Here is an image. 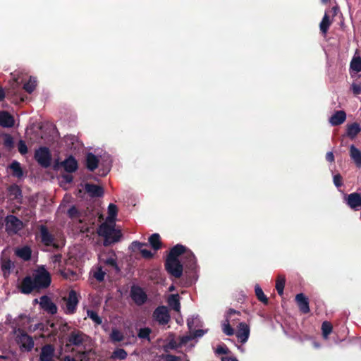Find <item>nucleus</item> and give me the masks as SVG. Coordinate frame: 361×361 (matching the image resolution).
<instances>
[{
	"instance_id": "nucleus-1",
	"label": "nucleus",
	"mask_w": 361,
	"mask_h": 361,
	"mask_svg": "<svg viewBox=\"0 0 361 361\" xmlns=\"http://www.w3.org/2000/svg\"><path fill=\"white\" fill-rule=\"evenodd\" d=\"M187 278V286H191L195 280V275L197 269V260L194 253L187 247L177 244L171 248L164 267L166 271L171 276L179 279L183 274Z\"/></svg>"
},
{
	"instance_id": "nucleus-2",
	"label": "nucleus",
	"mask_w": 361,
	"mask_h": 361,
	"mask_svg": "<svg viewBox=\"0 0 361 361\" xmlns=\"http://www.w3.org/2000/svg\"><path fill=\"white\" fill-rule=\"evenodd\" d=\"M97 233L99 236L104 237L103 245L105 247L118 242L122 237L121 231L116 230L114 226L109 225L107 223L102 224L98 228Z\"/></svg>"
},
{
	"instance_id": "nucleus-3",
	"label": "nucleus",
	"mask_w": 361,
	"mask_h": 361,
	"mask_svg": "<svg viewBox=\"0 0 361 361\" xmlns=\"http://www.w3.org/2000/svg\"><path fill=\"white\" fill-rule=\"evenodd\" d=\"M36 290L45 289L50 286L51 279L50 274L44 269H38L33 276Z\"/></svg>"
},
{
	"instance_id": "nucleus-4",
	"label": "nucleus",
	"mask_w": 361,
	"mask_h": 361,
	"mask_svg": "<svg viewBox=\"0 0 361 361\" xmlns=\"http://www.w3.org/2000/svg\"><path fill=\"white\" fill-rule=\"evenodd\" d=\"M35 161L43 168H49L51 164V154L47 147H39L35 152Z\"/></svg>"
},
{
	"instance_id": "nucleus-5",
	"label": "nucleus",
	"mask_w": 361,
	"mask_h": 361,
	"mask_svg": "<svg viewBox=\"0 0 361 361\" xmlns=\"http://www.w3.org/2000/svg\"><path fill=\"white\" fill-rule=\"evenodd\" d=\"M5 222L6 231L10 235L18 233L23 227V221L14 215H8Z\"/></svg>"
},
{
	"instance_id": "nucleus-6",
	"label": "nucleus",
	"mask_w": 361,
	"mask_h": 361,
	"mask_svg": "<svg viewBox=\"0 0 361 361\" xmlns=\"http://www.w3.org/2000/svg\"><path fill=\"white\" fill-rule=\"evenodd\" d=\"M38 232L36 234V238L39 239L40 242L45 246L54 245V236L49 232L48 228L45 225H39L37 227Z\"/></svg>"
},
{
	"instance_id": "nucleus-7",
	"label": "nucleus",
	"mask_w": 361,
	"mask_h": 361,
	"mask_svg": "<svg viewBox=\"0 0 361 361\" xmlns=\"http://www.w3.org/2000/svg\"><path fill=\"white\" fill-rule=\"evenodd\" d=\"M152 317L159 325H166L171 319L169 310L164 305L159 306L154 310Z\"/></svg>"
},
{
	"instance_id": "nucleus-8",
	"label": "nucleus",
	"mask_w": 361,
	"mask_h": 361,
	"mask_svg": "<svg viewBox=\"0 0 361 361\" xmlns=\"http://www.w3.org/2000/svg\"><path fill=\"white\" fill-rule=\"evenodd\" d=\"M63 300L66 302V314H74L76 312L77 307L79 302L76 291L74 290H71L68 293V297L63 298Z\"/></svg>"
},
{
	"instance_id": "nucleus-9",
	"label": "nucleus",
	"mask_w": 361,
	"mask_h": 361,
	"mask_svg": "<svg viewBox=\"0 0 361 361\" xmlns=\"http://www.w3.org/2000/svg\"><path fill=\"white\" fill-rule=\"evenodd\" d=\"M130 297L135 303L139 306L145 304L147 300V295L143 289L137 286H133L130 289Z\"/></svg>"
},
{
	"instance_id": "nucleus-10",
	"label": "nucleus",
	"mask_w": 361,
	"mask_h": 361,
	"mask_svg": "<svg viewBox=\"0 0 361 361\" xmlns=\"http://www.w3.org/2000/svg\"><path fill=\"white\" fill-rule=\"evenodd\" d=\"M59 165L62 166L64 170L69 173L76 171L78 169V161L72 155H70L68 158L61 162H57L54 166V168L56 169Z\"/></svg>"
},
{
	"instance_id": "nucleus-11",
	"label": "nucleus",
	"mask_w": 361,
	"mask_h": 361,
	"mask_svg": "<svg viewBox=\"0 0 361 361\" xmlns=\"http://www.w3.org/2000/svg\"><path fill=\"white\" fill-rule=\"evenodd\" d=\"M250 332V329L249 325L245 322H240L238 326L235 336L241 343H245L249 338Z\"/></svg>"
},
{
	"instance_id": "nucleus-12",
	"label": "nucleus",
	"mask_w": 361,
	"mask_h": 361,
	"mask_svg": "<svg viewBox=\"0 0 361 361\" xmlns=\"http://www.w3.org/2000/svg\"><path fill=\"white\" fill-rule=\"evenodd\" d=\"M20 291L23 294H30L33 290H36L34 280L31 276H25L18 286Z\"/></svg>"
},
{
	"instance_id": "nucleus-13",
	"label": "nucleus",
	"mask_w": 361,
	"mask_h": 361,
	"mask_svg": "<svg viewBox=\"0 0 361 361\" xmlns=\"http://www.w3.org/2000/svg\"><path fill=\"white\" fill-rule=\"evenodd\" d=\"M39 305L42 309L49 314H55L57 312L56 305L47 295H43L40 298Z\"/></svg>"
},
{
	"instance_id": "nucleus-14",
	"label": "nucleus",
	"mask_w": 361,
	"mask_h": 361,
	"mask_svg": "<svg viewBox=\"0 0 361 361\" xmlns=\"http://www.w3.org/2000/svg\"><path fill=\"white\" fill-rule=\"evenodd\" d=\"M345 201L350 209L357 211L361 207V195L357 192L350 193L345 197Z\"/></svg>"
},
{
	"instance_id": "nucleus-15",
	"label": "nucleus",
	"mask_w": 361,
	"mask_h": 361,
	"mask_svg": "<svg viewBox=\"0 0 361 361\" xmlns=\"http://www.w3.org/2000/svg\"><path fill=\"white\" fill-rule=\"evenodd\" d=\"M85 337L87 336L82 331L74 330L70 334L68 341L72 345L79 346L85 342Z\"/></svg>"
},
{
	"instance_id": "nucleus-16",
	"label": "nucleus",
	"mask_w": 361,
	"mask_h": 361,
	"mask_svg": "<svg viewBox=\"0 0 361 361\" xmlns=\"http://www.w3.org/2000/svg\"><path fill=\"white\" fill-rule=\"evenodd\" d=\"M99 260L101 262L104 263L105 265L110 266L113 267L116 272H119L121 269L118 266L116 262V253L111 250L107 253V255L104 257H99Z\"/></svg>"
},
{
	"instance_id": "nucleus-17",
	"label": "nucleus",
	"mask_w": 361,
	"mask_h": 361,
	"mask_svg": "<svg viewBox=\"0 0 361 361\" xmlns=\"http://www.w3.org/2000/svg\"><path fill=\"white\" fill-rule=\"evenodd\" d=\"M295 301L300 311L302 314H308L310 311L308 298L303 293H298L295 296Z\"/></svg>"
},
{
	"instance_id": "nucleus-18",
	"label": "nucleus",
	"mask_w": 361,
	"mask_h": 361,
	"mask_svg": "<svg viewBox=\"0 0 361 361\" xmlns=\"http://www.w3.org/2000/svg\"><path fill=\"white\" fill-rule=\"evenodd\" d=\"M54 348L51 344L44 345L39 355L40 361H52L54 355Z\"/></svg>"
},
{
	"instance_id": "nucleus-19",
	"label": "nucleus",
	"mask_w": 361,
	"mask_h": 361,
	"mask_svg": "<svg viewBox=\"0 0 361 361\" xmlns=\"http://www.w3.org/2000/svg\"><path fill=\"white\" fill-rule=\"evenodd\" d=\"M18 342L27 351H30L34 347L32 338L24 331L18 336Z\"/></svg>"
},
{
	"instance_id": "nucleus-20",
	"label": "nucleus",
	"mask_w": 361,
	"mask_h": 361,
	"mask_svg": "<svg viewBox=\"0 0 361 361\" xmlns=\"http://www.w3.org/2000/svg\"><path fill=\"white\" fill-rule=\"evenodd\" d=\"M8 192L11 200H16L19 203L22 202L23 193L19 185L16 183L11 185L8 188Z\"/></svg>"
},
{
	"instance_id": "nucleus-21",
	"label": "nucleus",
	"mask_w": 361,
	"mask_h": 361,
	"mask_svg": "<svg viewBox=\"0 0 361 361\" xmlns=\"http://www.w3.org/2000/svg\"><path fill=\"white\" fill-rule=\"evenodd\" d=\"M85 190L92 197H100L104 195L103 188L92 183H86Z\"/></svg>"
},
{
	"instance_id": "nucleus-22",
	"label": "nucleus",
	"mask_w": 361,
	"mask_h": 361,
	"mask_svg": "<svg viewBox=\"0 0 361 361\" xmlns=\"http://www.w3.org/2000/svg\"><path fill=\"white\" fill-rule=\"evenodd\" d=\"M346 119V114L344 111H336L329 118V122L333 126H337L343 123Z\"/></svg>"
},
{
	"instance_id": "nucleus-23",
	"label": "nucleus",
	"mask_w": 361,
	"mask_h": 361,
	"mask_svg": "<svg viewBox=\"0 0 361 361\" xmlns=\"http://www.w3.org/2000/svg\"><path fill=\"white\" fill-rule=\"evenodd\" d=\"M13 117L7 111L0 112V126L4 128H11L14 125Z\"/></svg>"
},
{
	"instance_id": "nucleus-24",
	"label": "nucleus",
	"mask_w": 361,
	"mask_h": 361,
	"mask_svg": "<svg viewBox=\"0 0 361 361\" xmlns=\"http://www.w3.org/2000/svg\"><path fill=\"white\" fill-rule=\"evenodd\" d=\"M99 159L94 154L89 152L86 155V164L87 169L90 171H94L99 165Z\"/></svg>"
},
{
	"instance_id": "nucleus-25",
	"label": "nucleus",
	"mask_w": 361,
	"mask_h": 361,
	"mask_svg": "<svg viewBox=\"0 0 361 361\" xmlns=\"http://www.w3.org/2000/svg\"><path fill=\"white\" fill-rule=\"evenodd\" d=\"M350 157L356 166L361 168V151L353 145L350 147Z\"/></svg>"
},
{
	"instance_id": "nucleus-26",
	"label": "nucleus",
	"mask_w": 361,
	"mask_h": 361,
	"mask_svg": "<svg viewBox=\"0 0 361 361\" xmlns=\"http://www.w3.org/2000/svg\"><path fill=\"white\" fill-rule=\"evenodd\" d=\"M331 24L332 20H330L328 13H325L319 23V30L324 37H326Z\"/></svg>"
},
{
	"instance_id": "nucleus-27",
	"label": "nucleus",
	"mask_w": 361,
	"mask_h": 361,
	"mask_svg": "<svg viewBox=\"0 0 361 361\" xmlns=\"http://www.w3.org/2000/svg\"><path fill=\"white\" fill-rule=\"evenodd\" d=\"M361 131L360 124L355 122L347 126L346 134L351 140L354 139Z\"/></svg>"
},
{
	"instance_id": "nucleus-28",
	"label": "nucleus",
	"mask_w": 361,
	"mask_h": 361,
	"mask_svg": "<svg viewBox=\"0 0 361 361\" xmlns=\"http://www.w3.org/2000/svg\"><path fill=\"white\" fill-rule=\"evenodd\" d=\"M16 255L23 259L25 261H28L30 259L32 256V250L28 246H24L21 248H19L16 252Z\"/></svg>"
},
{
	"instance_id": "nucleus-29",
	"label": "nucleus",
	"mask_w": 361,
	"mask_h": 361,
	"mask_svg": "<svg viewBox=\"0 0 361 361\" xmlns=\"http://www.w3.org/2000/svg\"><path fill=\"white\" fill-rule=\"evenodd\" d=\"M169 305L175 311L178 312L180 309V296L178 294H171L168 298Z\"/></svg>"
},
{
	"instance_id": "nucleus-30",
	"label": "nucleus",
	"mask_w": 361,
	"mask_h": 361,
	"mask_svg": "<svg viewBox=\"0 0 361 361\" xmlns=\"http://www.w3.org/2000/svg\"><path fill=\"white\" fill-rule=\"evenodd\" d=\"M10 169L12 171V176L18 178H21L23 176V171L20 164L17 161H13L9 165Z\"/></svg>"
},
{
	"instance_id": "nucleus-31",
	"label": "nucleus",
	"mask_w": 361,
	"mask_h": 361,
	"mask_svg": "<svg viewBox=\"0 0 361 361\" xmlns=\"http://www.w3.org/2000/svg\"><path fill=\"white\" fill-rule=\"evenodd\" d=\"M149 243L155 251L159 250L161 247V238L158 233L151 235L149 238Z\"/></svg>"
},
{
	"instance_id": "nucleus-32",
	"label": "nucleus",
	"mask_w": 361,
	"mask_h": 361,
	"mask_svg": "<svg viewBox=\"0 0 361 361\" xmlns=\"http://www.w3.org/2000/svg\"><path fill=\"white\" fill-rule=\"evenodd\" d=\"M286 283V278L283 275H279L277 276L276 281V289L277 290V293L279 295H282L283 294V289L285 286Z\"/></svg>"
},
{
	"instance_id": "nucleus-33",
	"label": "nucleus",
	"mask_w": 361,
	"mask_h": 361,
	"mask_svg": "<svg viewBox=\"0 0 361 361\" xmlns=\"http://www.w3.org/2000/svg\"><path fill=\"white\" fill-rule=\"evenodd\" d=\"M350 69L355 73L361 71V57L354 56L350 63Z\"/></svg>"
},
{
	"instance_id": "nucleus-34",
	"label": "nucleus",
	"mask_w": 361,
	"mask_h": 361,
	"mask_svg": "<svg viewBox=\"0 0 361 361\" xmlns=\"http://www.w3.org/2000/svg\"><path fill=\"white\" fill-rule=\"evenodd\" d=\"M118 214V207L114 204H109L108 207V219L109 221H114Z\"/></svg>"
},
{
	"instance_id": "nucleus-35",
	"label": "nucleus",
	"mask_w": 361,
	"mask_h": 361,
	"mask_svg": "<svg viewBox=\"0 0 361 361\" xmlns=\"http://www.w3.org/2000/svg\"><path fill=\"white\" fill-rule=\"evenodd\" d=\"M255 295H256L257 299L260 302H263L264 304L267 305L269 302V300L267 298V296L264 295L262 289L259 287V285L255 286Z\"/></svg>"
},
{
	"instance_id": "nucleus-36",
	"label": "nucleus",
	"mask_w": 361,
	"mask_h": 361,
	"mask_svg": "<svg viewBox=\"0 0 361 361\" xmlns=\"http://www.w3.org/2000/svg\"><path fill=\"white\" fill-rule=\"evenodd\" d=\"M111 340L114 342H121L123 341L124 336L121 331L116 329H113L110 334Z\"/></svg>"
},
{
	"instance_id": "nucleus-37",
	"label": "nucleus",
	"mask_w": 361,
	"mask_h": 361,
	"mask_svg": "<svg viewBox=\"0 0 361 361\" xmlns=\"http://www.w3.org/2000/svg\"><path fill=\"white\" fill-rule=\"evenodd\" d=\"M221 326L224 334L227 336H233L234 334V329L230 324L229 319H225Z\"/></svg>"
},
{
	"instance_id": "nucleus-38",
	"label": "nucleus",
	"mask_w": 361,
	"mask_h": 361,
	"mask_svg": "<svg viewBox=\"0 0 361 361\" xmlns=\"http://www.w3.org/2000/svg\"><path fill=\"white\" fill-rule=\"evenodd\" d=\"M37 81L32 77L30 78L28 82L24 84L23 89L28 93L31 94L35 89Z\"/></svg>"
},
{
	"instance_id": "nucleus-39",
	"label": "nucleus",
	"mask_w": 361,
	"mask_h": 361,
	"mask_svg": "<svg viewBox=\"0 0 361 361\" xmlns=\"http://www.w3.org/2000/svg\"><path fill=\"white\" fill-rule=\"evenodd\" d=\"M332 329H333L332 324L329 322H327V321L324 322L322 324V331L323 337L325 338H327L329 335L331 333Z\"/></svg>"
},
{
	"instance_id": "nucleus-40",
	"label": "nucleus",
	"mask_w": 361,
	"mask_h": 361,
	"mask_svg": "<svg viewBox=\"0 0 361 361\" xmlns=\"http://www.w3.org/2000/svg\"><path fill=\"white\" fill-rule=\"evenodd\" d=\"M151 333H152V329L150 328H149V327L141 328L137 333V336L140 338L146 339L149 341Z\"/></svg>"
},
{
	"instance_id": "nucleus-41",
	"label": "nucleus",
	"mask_w": 361,
	"mask_h": 361,
	"mask_svg": "<svg viewBox=\"0 0 361 361\" xmlns=\"http://www.w3.org/2000/svg\"><path fill=\"white\" fill-rule=\"evenodd\" d=\"M4 146L8 150L14 147V141L13 137L9 134H5L4 136Z\"/></svg>"
},
{
	"instance_id": "nucleus-42",
	"label": "nucleus",
	"mask_w": 361,
	"mask_h": 361,
	"mask_svg": "<svg viewBox=\"0 0 361 361\" xmlns=\"http://www.w3.org/2000/svg\"><path fill=\"white\" fill-rule=\"evenodd\" d=\"M87 317L91 319L96 324L99 325L102 323V319L98 315L97 312L88 310L87 311Z\"/></svg>"
},
{
	"instance_id": "nucleus-43",
	"label": "nucleus",
	"mask_w": 361,
	"mask_h": 361,
	"mask_svg": "<svg viewBox=\"0 0 361 361\" xmlns=\"http://www.w3.org/2000/svg\"><path fill=\"white\" fill-rule=\"evenodd\" d=\"M127 352L123 348H118L113 352L112 357L119 360H125L127 357Z\"/></svg>"
},
{
	"instance_id": "nucleus-44",
	"label": "nucleus",
	"mask_w": 361,
	"mask_h": 361,
	"mask_svg": "<svg viewBox=\"0 0 361 361\" xmlns=\"http://www.w3.org/2000/svg\"><path fill=\"white\" fill-rule=\"evenodd\" d=\"M106 272L102 270L101 267H97L96 271L94 273V277L99 282H102L104 280Z\"/></svg>"
},
{
	"instance_id": "nucleus-45",
	"label": "nucleus",
	"mask_w": 361,
	"mask_h": 361,
	"mask_svg": "<svg viewBox=\"0 0 361 361\" xmlns=\"http://www.w3.org/2000/svg\"><path fill=\"white\" fill-rule=\"evenodd\" d=\"M18 152L22 154L25 155L27 153L28 149L26 145V143L24 140H20L18 143Z\"/></svg>"
},
{
	"instance_id": "nucleus-46",
	"label": "nucleus",
	"mask_w": 361,
	"mask_h": 361,
	"mask_svg": "<svg viewBox=\"0 0 361 361\" xmlns=\"http://www.w3.org/2000/svg\"><path fill=\"white\" fill-rule=\"evenodd\" d=\"M350 88L355 95H358V94H361V84L360 83L353 82Z\"/></svg>"
},
{
	"instance_id": "nucleus-47",
	"label": "nucleus",
	"mask_w": 361,
	"mask_h": 361,
	"mask_svg": "<svg viewBox=\"0 0 361 361\" xmlns=\"http://www.w3.org/2000/svg\"><path fill=\"white\" fill-rule=\"evenodd\" d=\"M68 215L70 218H77L79 216V212L75 207L73 206L68 209Z\"/></svg>"
},
{
	"instance_id": "nucleus-48",
	"label": "nucleus",
	"mask_w": 361,
	"mask_h": 361,
	"mask_svg": "<svg viewBox=\"0 0 361 361\" xmlns=\"http://www.w3.org/2000/svg\"><path fill=\"white\" fill-rule=\"evenodd\" d=\"M140 253L143 258L145 259H152L154 257V254L149 250L147 249H142Z\"/></svg>"
},
{
	"instance_id": "nucleus-49",
	"label": "nucleus",
	"mask_w": 361,
	"mask_h": 361,
	"mask_svg": "<svg viewBox=\"0 0 361 361\" xmlns=\"http://www.w3.org/2000/svg\"><path fill=\"white\" fill-rule=\"evenodd\" d=\"M143 246H147L146 243H140L138 241H133L131 243V247L133 250H138L140 252L142 249Z\"/></svg>"
},
{
	"instance_id": "nucleus-50",
	"label": "nucleus",
	"mask_w": 361,
	"mask_h": 361,
	"mask_svg": "<svg viewBox=\"0 0 361 361\" xmlns=\"http://www.w3.org/2000/svg\"><path fill=\"white\" fill-rule=\"evenodd\" d=\"M216 353L219 355L228 354L229 353V350L226 345H218Z\"/></svg>"
},
{
	"instance_id": "nucleus-51",
	"label": "nucleus",
	"mask_w": 361,
	"mask_h": 361,
	"mask_svg": "<svg viewBox=\"0 0 361 361\" xmlns=\"http://www.w3.org/2000/svg\"><path fill=\"white\" fill-rule=\"evenodd\" d=\"M343 178L342 176L338 173L334 176V183L337 187L339 188L343 185L342 183Z\"/></svg>"
},
{
	"instance_id": "nucleus-52",
	"label": "nucleus",
	"mask_w": 361,
	"mask_h": 361,
	"mask_svg": "<svg viewBox=\"0 0 361 361\" xmlns=\"http://www.w3.org/2000/svg\"><path fill=\"white\" fill-rule=\"evenodd\" d=\"M12 267V262L10 259H5L2 262L1 269L3 271H9Z\"/></svg>"
},
{
	"instance_id": "nucleus-53",
	"label": "nucleus",
	"mask_w": 361,
	"mask_h": 361,
	"mask_svg": "<svg viewBox=\"0 0 361 361\" xmlns=\"http://www.w3.org/2000/svg\"><path fill=\"white\" fill-rule=\"evenodd\" d=\"M164 361H181V359L178 356H176L171 354H167L164 357Z\"/></svg>"
},
{
	"instance_id": "nucleus-54",
	"label": "nucleus",
	"mask_w": 361,
	"mask_h": 361,
	"mask_svg": "<svg viewBox=\"0 0 361 361\" xmlns=\"http://www.w3.org/2000/svg\"><path fill=\"white\" fill-rule=\"evenodd\" d=\"M59 329L61 334H66L71 329V326L68 323L65 322L60 324Z\"/></svg>"
},
{
	"instance_id": "nucleus-55",
	"label": "nucleus",
	"mask_w": 361,
	"mask_h": 361,
	"mask_svg": "<svg viewBox=\"0 0 361 361\" xmlns=\"http://www.w3.org/2000/svg\"><path fill=\"white\" fill-rule=\"evenodd\" d=\"M238 314L240 315V312L239 311H237L233 308H230L228 312H227V314L226 315V319H229V320L231 319V317L233 314Z\"/></svg>"
},
{
	"instance_id": "nucleus-56",
	"label": "nucleus",
	"mask_w": 361,
	"mask_h": 361,
	"mask_svg": "<svg viewBox=\"0 0 361 361\" xmlns=\"http://www.w3.org/2000/svg\"><path fill=\"white\" fill-rule=\"evenodd\" d=\"M193 339V337L191 335L190 336H182L180 338V345H182V344H186L188 342H189L190 341L192 340Z\"/></svg>"
},
{
	"instance_id": "nucleus-57",
	"label": "nucleus",
	"mask_w": 361,
	"mask_h": 361,
	"mask_svg": "<svg viewBox=\"0 0 361 361\" xmlns=\"http://www.w3.org/2000/svg\"><path fill=\"white\" fill-rule=\"evenodd\" d=\"M204 334V331L202 329H197L195 330L192 334V336L193 337V339L195 338L202 337Z\"/></svg>"
},
{
	"instance_id": "nucleus-58",
	"label": "nucleus",
	"mask_w": 361,
	"mask_h": 361,
	"mask_svg": "<svg viewBox=\"0 0 361 361\" xmlns=\"http://www.w3.org/2000/svg\"><path fill=\"white\" fill-rule=\"evenodd\" d=\"M62 178L67 183H71L73 180V177L71 174H64L62 176Z\"/></svg>"
},
{
	"instance_id": "nucleus-59",
	"label": "nucleus",
	"mask_w": 361,
	"mask_h": 361,
	"mask_svg": "<svg viewBox=\"0 0 361 361\" xmlns=\"http://www.w3.org/2000/svg\"><path fill=\"white\" fill-rule=\"evenodd\" d=\"M326 160L331 163L334 161V155L332 152H329L326 153Z\"/></svg>"
},
{
	"instance_id": "nucleus-60",
	"label": "nucleus",
	"mask_w": 361,
	"mask_h": 361,
	"mask_svg": "<svg viewBox=\"0 0 361 361\" xmlns=\"http://www.w3.org/2000/svg\"><path fill=\"white\" fill-rule=\"evenodd\" d=\"M194 318H188L187 319V325L190 330H191L194 326H195V321Z\"/></svg>"
},
{
	"instance_id": "nucleus-61",
	"label": "nucleus",
	"mask_w": 361,
	"mask_h": 361,
	"mask_svg": "<svg viewBox=\"0 0 361 361\" xmlns=\"http://www.w3.org/2000/svg\"><path fill=\"white\" fill-rule=\"evenodd\" d=\"M179 345H178L177 343L173 340L171 341L168 344V347L172 350L178 348Z\"/></svg>"
},
{
	"instance_id": "nucleus-62",
	"label": "nucleus",
	"mask_w": 361,
	"mask_h": 361,
	"mask_svg": "<svg viewBox=\"0 0 361 361\" xmlns=\"http://www.w3.org/2000/svg\"><path fill=\"white\" fill-rule=\"evenodd\" d=\"M221 361H238V360H237L236 357L226 356V357H221Z\"/></svg>"
},
{
	"instance_id": "nucleus-63",
	"label": "nucleus",
	"mask_w": 361,
	"mask_h": 361,
	"mask_svg": "<svg viewBox=\"0 0 361 361\" xmlns=\"http://www.w3.org/2000/svg\"><path fill=\"white\" fill-rule=\"evenodd\" d=\"M5 98V92L4 90L0 87V102L3 101Z\"/></svg>"
},
{
	"instance_id": "nucleus-64",
	"label": "nucleus",
	"mask_w": 361,
	"mask_h": 361,
	"mask_svg": "<svg viewBox=\"0 0 361 361\" xmlns=\"http://www.w3.org/2000/svg\"><path fill=\"white\" fill-rule=\"evenodd\" d=\"M64 361H75V360L70 356H66Z\"/></svg>"
}]
</instances>
